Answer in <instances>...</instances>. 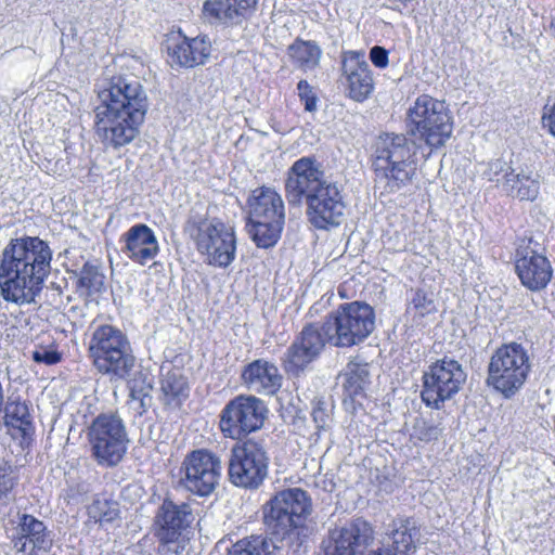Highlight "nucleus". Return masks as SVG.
Returning a JSON list of instances; mask_svg holds the SVG:
<instances>
[{"instance_id":"f257e3e1","label":"nucleus","mask_w":555,"mask_h":555,"mask_svg":"<svg viewBox=\"0 0 555 555\" xmlns=\"http://www.w3.org/2000/svg\"><path fill=\"white\" fill-rule=\"evenodd\" d=\"M95 131L106 149L118 150L140 133L149 100L131 75H104L96 83Z\"/></svg>"},{"instance_id":"f03ea898","label":"nucleus","mask_w":555,"mask_h":555,"mask_svg":"<svg viewBox=\"0 0 555 555\" xmlns=\"http://www.w3.org/2000/svg\"><path fill=\"white\" fill-rule=\"evenodd\" d=\"M312 511L311 499L300 488L278 492L262 506V520L271 538L256 534L238 540L228 555H283L301 545L305 521Z\"/></svg>"},{"instance_id":"7ed1b4c3","label":"nucleus","mask_w":555,"mask_h":555,"mask_svg":"<svg viewBox=\"0 0 555 555\" xmlns=\"http://www.w3.org/2000/svg\"><path fill=\"white\" fill-rule=\"evenodd\" d=\"M285 197L291 206L306 204V216L318 230L338 227L345 216L343 186L327 180L313 156H304L288 168L284 183Z\"/></svg>"},{"instance_id":"20e7f679","label":"nucleus","mask_w":555,"mask_h":555,"mask_svg":"<svg viewBox=\"0 0 555 555\" xmlns=\"http://www.w3.org/2000/svg\"><path fill=\"white\" fill-rule=\"evenodd\" d=\"M52 251L37 236L12 238L0 258V291L5 301L30 304L50 272Z\"/></svg>"},{"instance_id":"39448f33","label":"nucleus","mask_w":555,"mask_h":555,"mask_svg":"<svg viewBox=\"0 0 555 555\" xmlns=\"http://www.w3.org/2000/svg\"><path fill=\"white\" fill-rule=\"evenodd\" d=\"M418 534L416 521L412 517H397L387 527L378 546L367 555H412ZM374 541V530L369 521L356 518L328 531L322 542L325 555H364Z\"/></svg>"},{"instance_id":"423d86ee","label":"nucleus","mask_w":555,"mask_h":555,"mask_svg":"<svg viewBox=\"0 0 555 555\" xmlns=\"http://www.w3.org/2000/svg\"><path fill=\"white\" fill-rule=\"evenodd\" d=\"M403 133H383L374 144L373 168L375 188L382 195L392 194L406 186L416 170L415 140Z\"/></svg>"},{"instance_id":"0eeeda50","label":"nucleus","mask_w":555,"mask_h":555,"mask_svg":"<svg viewBox=\"0 0 555 555\" xmlns=\"http://www.w3.org/2000/svg\"><path fill=\"white\" fill-rule=\"evenodd\" d=\"M249 234L259 248L273 247L280 240L285 223V205L273 188L255 189L247 201Z\"/></svg>"},{"instance_id":"6e6552de","label":"nucleus","mask_w":555,"mask_h":555,"mask_svg":"<svg viewBox=\"0 0 555 555\" xmlns=\"http://www.w3.org/2000/svg\"><path fill=\"white\" fill-rule=\"evenodd\" d=\"M406 134L423 141L430 150L440 149L453 132V122L444 102L423 94L409 108Z\"/></svg>"},{"instance_id":"1a4fd4ad","label":"nucleus","mask_w":555,"mask_h":555,"mask_svg":"<svg viewBox=\"0 0 555 555\" xmlns=\"http://www.w3.org/2000/svg\"><path fill=\"white\" fill-rule=\"evenodd\" d=\"M530 366L528 352L522 345H502L490 358L486 383L504 398L511 399L525 385Z\"/></svg>"},{"instance_id":"9d476101","label":"nucleus","mask_w":555,"mask_h":555,"mask_svg":"<svg viewBox=\"0 0 555 555\" xmlns=\"http://www.w3.org/2000/svg\"><path fill=\"white\" fill-rule=\"evenodd\" d=\"M89 351L99 372L111 375L112 378H127L135 364L127 337L112 325H103L95 330Z\"/></svg>"},{"instance_id":"9b49d317","label":"nucleus","mask_w":555,"mask_h":555,"mask_svg":"<svg viewBox=\"0 0 555 555\" xmlns=\"http://www.w3.org/2000/svg\"><path fill=\"white\" fill-rule=\"evenodd\" d=\"M332 346L350 348L363 343L375 328V311L364 301L345 302L326 315Z\"/></svg>"},{"instance_id":"f8f14e48","label":"nucleus","mask_w":555,"mask_h":555,"mask_svg":"<svg viewBox=\"0 0 555 555\" xmlns=\"http://www.w3.org/2000/svg\"><path fill=\"white\" fill-rule=\"evenodd\" d=\"M270 457L262 441L247 439L231 449L229 479L240 488L256 490L268 477Z\"/></svg>"},{"instance_id":"ddd939ff","label":"nucleus","mask_w":555,"mask_h":555,"mask_svg":"<svg viewBox=\"0 0 555 555\" xmlns=\"http://www.w3.org/2000/svg\"><path fill=\"white\" fill-rule=\"evenodd\" d=\"M88 440L98 462L117 465L124 457L129 442L124 421L114 413H101L88 426Z\"/></svg>"},{"instance_id":"4468645a","label":"nucleus","mask_w":555,"mask_h":555,"mask_svg":"<svg viewBox=\"0 0 555 555\" xmlns=\"http://www.w3.org/2000/svg\"><path fill=\"white\" fill-rule=\"evenodd\" d=\"M268 408L253 395H240L221 410L219 428L225 438L241 440L263 426Z\"/></svg>"},{"instance_id":"2eb2a0df","label":"nucleus","mask_w":555,"mask_h":555,"mask_svg":"<svg viewBox=\"0 0 555 555\" xmlns=\"http://www.w3.org/2000/svg\"><path fill=\"white\" fill-rule=\"evenodd\" d=\"M465 380L466 373L456 360L448 357L437 360L423 372L422 401L439 410L460 391Z\"/></svg>"},{"instance_id":"dca6fc26","label":"nucleus","mask_w":555,"mask_h":555,"mask_svg":"<svg viewBox=\"0 0 555 555\" xmlns=\"http://www.w3.org/2000/svg\"><path fill=\"white\" fill-rule=\"evenodd\" d=\"M326 344L332 346V334L326 319L306 324L287 348L282 359L287 373L298 375L315 361Z\"/></svg>"},{"instance_id":"f3484780","label":"nucleus","mask_w":555,"mask_h":555,"mask_svg":"<svg viewBox=\"0 0 555 555\" xmlns=\"http://www.w3.org/2000/svg\"><path fill=\"white\" fill-rule=\"evenodd\" d=\"M326 344L332 346V334L326 319L306 324L287 348L282 359L287 373L298 375L315 361Z\"/></svg>"},{"instance_id":"a211bd4d","label":"nucleus","mask_w":555,"mask_h":555,"mask_svg":"<svg viewBox=\"0 0 555 555\" xmlns=\"http://www.w3.org/2000/svg\"><path fill=\"white\" fill-rule=\"evenodd\" d=\"M181 469L184 472L182 486L196 495L207 496L219 482L221 461L208 450H194L185 456Z\"/></svg>"},{"instance_id":"6ab92c4d","label":"nucleus","mask_w":555,"mask_h":555,"mask_svg":"<svg viewBox=\"0 0 555 555\" xmlns=\"http://www.w3.org/2000/svg\"><path fill=\"white\" fill-rule=\"evenodd\" d=\"M515 270L521 284L531 292L543 291L553 278L551 261L532 238L517 249Z\"/></svg>"},{"instance_id":"aec40b11","label":"nucleus","mask_w":555,"mask_h":555,"mask_svg":"<svg viewBox=\"0 0 555 555\" xmlns=\"http://www.w3.org/2000/svg\"><path fill=\"white\" fill-rule=\"evenodd\" d=\"M197 247L208 255L211 264L225 268L235 258L234 231L218 220L203 223L198 229Z\"/></svg>"},{"instance_id":"412c9836","label":"nucleus","mask_w":555,"mask_h":555,"mask_svg":"<svg viewBox=\"0 0 555 555\" xmlns=\"http://www.w3.org/2000/svg\"><path fill=\"white\" fill-rule=\"evenodd\" d=\"M194 519L189 503H177L170 498H165L154 516L155 537L165 543L177 542Z\"/></svg>"},{"instance_id":"4be33fe9","label":"nucleus","mask_w":555,"mask_h":555,"mask_svg":"<svg viewBox=\"0 0 555 555\" xmlns=\"http://www.w3.org/2000/svg\"><path fill=\"white\" fill-rule=\"evenodd\" d=\"M341 74L346 91L356 102H364L374 91V78L364 52L347 51L341 56Z\"/></svg>"},{"instance_id":"5701e85b","label":"nucleus","mask_w":555,"mask_h":555,"mask_svg":"<svg viewBox=\"0 0 555 555\" xmlns=\"http://www.w3.org/2000/svg\"><path fill=\"white\" fill-rule=\"evenodd\" d=\"M241 379L254 392L274 395L282 387L283 376L273 362L257 359L244 366Z\"/></svg>"},{"instance_id":"b1692460","label":"nucleus","mask_w":555,"mask_h":555,"mask_svg":"<svg viewBox=\"0 0 555 555\" xmlns=\"http://www.w3.org/2000/svg\"><path fill=\"white\" fill-rule=\"evenodd\" d=\"M258 0H206L203 12L227 27L242 25L255 12Z\"/></svg>"},{"instance_id":"393cba45","label":"nucleus","mask_w":555,"mask_h":555,"mask_svg":"<svg viewBox=\"0 0 555 555\" xmlns=\"http://www.w3.org/2000/svg\"><path fill=\"white\" fill-rule=\"evenodd\" d=\"M124 253L134 262L142 266L153 260L158 254L157 238L151 228L139 223L132 225L125 234Z\"/></svg>"},{"instance_id":"a878e982","label":"nucleus","mask_w":555,"mask_h":555,"mask_svg":"<svg viewBox=\"0 0 555 555\" xmlns=\"http://www.w3.org/2000/svg\"><path fill=\"white\" fill-rule=\"evenodd\" d=\"M4 424L8 433L20 441L22 448L29 446L35 426L26 402L8 401L4 406Z\"/></svg>"},{"instance_id":"bb28decb","label":"nucleus","mask_w":555,"mask_h":555,"mask_svg":"<svg viewBox=\"0 0 555 555\" xmlns=\"http://www.w3.org/2000/svg\"><path fill=\"white\" fill-rule=\"evenodd\" d=\"M47 528L42 521L31 515L24 514L20 518L18 533L14 546L18 552L36 555L37 551H47L51 546Z\"/></svg>"},{"instance_id":"cd10ccee","label":"nucleus","mask_w":555,"mask_h":555,"mask_svg":"<svg viewBox=\"0 0 555 555\" xmlns=\"http://www.w3.org/2000/svg\"><path fill=\"white\" fill-rule=\"evenodd\" d=\"M540 178L538 172L531 170H521L517 173L511 170V173H505L503 186L512 197H516L519 201L533 202L540 193Z\"/></svg>"},{"instance_id":"c85d7f7f","label":"nucleus","mask_w":555,"mask_h":555,"mask_svg":"<svg viewBox=\"0 0 555 555\" xmlns=\"http://www.w3.org/2000/svg\"><path fill=\"white\" fill-rule=\"evenodd\" d=\"M343 388L346 397L353 402L365 398V391L370 384V371L367 363L359 362L357 359L349 361L344 373Z\"/></svg>"},{"instance_id":"c756f323","label":"nucleus","mask_w":555,"mask_h":555,"mask_svg":"<svg viewBox=\"0 0 555 555\" xmlns=\"http://www.w3.org/2000/svg\"><path fill=\"white\" fill-rule=\"evenodd\" d=\"M160 390L164 404L175 408L189 397L188 380L178 370H170L163 376Z\"/></svg>"},{"instance_id":"7c9ffc66","label":"nucleus","mask_w":555,"mask_h":555,"mask_svg":"<svg viewBox=\"0 0 555 555\" xmlns=\"http://www.w3.org/2000/svg\"><path fill=\"white\" fill-rule=\"evenodd\" d=\"M293 64L307 72L319 66L322 51L315 41L297 38L287 49Z\"/></svg>"},{"instance_id":"2f4dec72","label":"nucleus","mask_w":555,"mask_h":555,"mask_svg":"<svg viewBox=\"0 0 555 555\" xmlns=\"http://www.w3.org/2000/svg\"><path fill=\"white\" fill-rule=\"evenodd\" d=\"M105 276L98 264L86 262L79 273L76 293L80 297H90L104 287Z\"/></svg>"},{"instance_id":"473e14b6","label":"nucleus","mask_w":555,"mask_h":555,"mask_svg":"<svg viewBox=\"0 0 555 555\" xmlns=\"http://www.w3.org/2000/svg\"><path fill=\"white\" fill-rule=\"evenodd\" d=\"M186 47L188 37L180 30L167 35L165 48L171 66L177 65L179 67L191 68V61L188 53L189 49Z\"/></svg>"},{"instance_id":"72a5a7b5","label":"nucleus","mask_w":555,"mask_h":555,"mask_svg":"<svg viewBox=\"0 0 555 555\" xmlns=\"http://www.w3.org/2000/svg\"><path fill=\"white\" fill-rule=\"evenodd\" d=\"M88 515L95 522L108 524L119 516V507L116 501L96 496L88 506Z\"/></svg>"},{"instance_id":"f704fd0d","label":"nucleus","mask_w":555,"mask_h":555,"mask_svg":"<svg viewBox=\"0 0 555 555\" xmlns=\"http://www.w3.org/2000/svg\"><path fill=\"white\" fill-rule=\"evenodd\" d=\"M190 56V67L203 65L210 55L211 44L206 36H197L195 38H188L186 47Z\"/></svg>"},{"instance_id":"c9c22d12","label":"nucleus","mask_w":555,"mask_h":555,"mask_svg":"<svg viewBox=\"0 0 555 555\" xmlns=\"http://www.w3.org/2000/svg\"><path fill=\"white\" fill-rule=\"evenodd\" d=\"M130 396L133 400H139L142 408L147 405L152 400L151 391L153 389L152 379L147 374L140 372L129 382Z\"/></svg>"},{"instance_id":"e433bc0d","label":"nucleus","mask_w":555,"mask_h":555,"mask_svg":"<svg viewBox=\"0 0 555 555\" xmlns=\"http://www.w3.org/2000/svg\"><path fill=\"white\" fill-rule=\"evenodd\" d=\"M443 429L440 424H435L428 420L422 418L415 422L412 436L420 441L430 442L438 440Z\"/></svg>"},{"instance_id":"4c0bfd02","label":"nucleus","mask_w":555,"mask_h":555,"mask_svg":"<svg viewBox=\"0 0 555 555\" xmlns=\"http://www.w3.org/2000/svg\"><path fill=\"white\" fill-rule=\"evenodd\" d=\"M332 409L333 406L323 399H314L312 401L311 416L319 431L330 428L332 423Z\"/></svg>"},{"instance_id":"58836bf2","label":"nucleus","mask_w":555,"mask_h":555,"mask_svg":"<svg viewBox=\"0 0 555 555\" xmlns=\"http://www.w3.org/2000/svg\"><path fill=\"white\" fill-rule=\"evenodd\" d=\"M410 309L420 317H426L436 311V305L431 296L418 288L413 291Z\"/></svg>"},{"instance_id":"ea45409f","label":"nucleus","mask_w":555,"mask_h":555,"mask_svg":"<svg viewBox=\"0 0 555 555\" xmlns=\"http://www.w3.org/2000/svg\"><path fill=\"white\" fill-rule=\"evenodd\" d=\"M18 475L15 468L0 467V501H9L12 499V491L17 485Z\"/></svg>"},{"instance_id":"a19ab883","label":"nucleus","mask_w":555,"mask_h":555,"mask_svg":"<svg viewBox=\"0 0 555 555\" xmlns=\"http://www.w3.org/2000/svg\"><path fill=\"white\" fill-rule=\"evenodd\" d=\"M298 96L305 105L307 112H314L317 109L318 98L313 88L307 80H300L297 85Z\"/></svg>"},{"instance_id":"79ce46f5","label":"nucleus","mask_w":555,"mask_h":555,"mask_svg":"<svg viewBox=\"0 0 555 555\" xmlns=\"http://www.w3.org/2000/svg\"><path fill=\"white\" fill-rule=\"evenodd\" d=\"M511 170L513 169L507 165L506 162L502 159H494L488 164L483 176L489 181H499L500 175H503V178L505 179V173H511Z\"/></svg>"},{"instance_id":"37998d69","label":"nucleus","mask_w":555,"mask_h":555,"mask_svg":"<svg viewBox=\"0 0 555 555\" xmlns=\"http://www.w3.org/2000/svg\"><path fill=\"white\" fill-rule=\"evenodd\" d=\"M31 358L35 362L43 363L47 365L55 364L61 360V357L56 351L48 349H39L33 351Z\"/></svg>"},{"instance_id":"c03bdc74","label":"nucleus","mask_w":555,"mask_h":555,"mask_svg":"<svg viewBox=\"0 0 555 555\" xmlns=\"http://www.w3.org/2000/svg\"><path fill=\"white\" fill-rule=\"evenodd\" d=\"M370 60L378 68H386L388 66V51L380 46H374L370 50Z\"/></svg>"},{"instance_id":"a18cd8bd","label":"nucleus","mask_w":555,"mask_h":555,"mask_svg":"<svg viewBox=\"0 0 555 555\" xmlns=\"http://www.w3.org/2000/svg\"><path fill=\"white\" fill-rule=\"evenodd\" d=\"M93 401L94 398L92 397H82V401L80 403V408L77 411V414L75 415V423H78L79 418H81L82 423H87L88 415H93L95 412V408H93Z\"/></svg>"},{"instance_id":"49530a36","label":"nucleus","mask_w":555,"mask_h":555,"mask_svg":"<svg viewBox=\"0 0 555 555\" xmlns=\"http://www.w3.org/2000/svg\"><path fill=\"white\" fill-rule=\"evenodd\" d=\"M158 554L159 555H180L183 551V546L179 544V540L177 542H168L158 541Z\"/></svg>"},{"instance_id":"de8ad7c7","label":"nucleus","mask_w":555,"mask_h":555,"mask_svg":"<svg viewBox=\"0 0 555 555\" xmlns=\"http://www.w3.org/2000/svg\"><path fill=\"white\" fill-rule=\"evenodd\" d=\"M542 124L543 127L548 128L550 132L555 137V105L544 107Z\"/></svg>"},{"instance_id":"09e8293b","label":"nucleus","mask_w":555,"mask_h":555,"mask_svg":"<svg viewBox=\"0 0 555 555\" xmlns=\"http://www.w3.org/2000/svg\"><path fill=\"white\" fill-rule=\"evenodd\" d=\"M91 491V485L88 482L78 483L76 487L77 496H83Z\"/></svg>"}]
</instances>
